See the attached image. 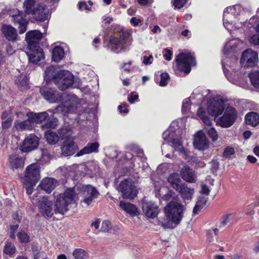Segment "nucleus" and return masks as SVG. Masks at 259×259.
<instances>
[{
  "mask_svg": "<svg viewBox=\"0 0 259 259\" xmlns=\"http://www.w3.org/2000/svg\"><path fill=\"white\" fill-rule=\"evenodd\" d=\"M138 98L139 95L138 94L135 92H132L128 97V101L130 103L133 104L138 99Z\"/></svg>",
  "mask_w": 259,
  "mask_h": 259,
  "instance_id": "61",
  "label": "nucleus"
},
{
  "mask_svg": "<svg viewBox=\"0 0 259 259\" xmlns=\"http://www.w3.org/2000/svg\"><path fill=\"white\" fill-rule=\"evenodd\" d=\"M60 76V70L58 71L53 66L47 68L45 73V80L47 83L53 81L55 84L58 82V78Z\"/></svg>",
  "mask_w": 259,
  "mask_h": 259,
  "instance_id": "23",
  "label": "nucleus"
},
{
  "mask_svg": "<svg viewBox=\"0 0 259 259\" xmlns=\"http://www.w3.org/2000/svg\"><path fill=\"white\" fill-rule=\"evenodd\" d=\"M119 206L121 209L132 216H135L138 213L137 207L132 203L121 201Z\"/></svg>",
  "mask_w": 259,
  "mask_h": 259,
  "instance_id": "32",
  "label": "nucleus"
},
{
  "mask_svg": "<svg viewBox=\"0 0 259 259\" xmlns=\"http://www.w3.org/2000/svg\"><path fill=\"white\" fill-rule=\"evenodd\" d=\"M197 114L198 116L202 120L204 125L207 126V128L210 127V126L212 124L211 121L209 118L206 116V113L204 109L202 107L198 108Z\"/></svg>",
  "mask_w": 259,
  "mask_h": 259,
  "instance_id": "39",
  "label": "nucleus"
},
{
  "mask_svg": "<svg viewBox=\"0 0 259 259\" xmlns=\"http://www.w3.org/2000/svg\"><path fill=\"white\" fill-rule=\"evenodd\" d=\"M18 13L13 15V20L15 23L18 24L20 29L19 32H25L27 29L28 21L26 19L23 17V13L20 11H18Z\"/></svg>",
  "mask_w": 259,
  "mask_h": 259,
  "instance_id": "26",
  "label": "nucleus"
},
{
  "mask_svg": "<svg viewBox=\"0 0 259 259\" xmlns=\"http://www.w3.org/2000/svg\"><path fill=\"white\" fill-rule=\"evenodd\" d=\"M38 143L39 138L34 134H30L25 138L19 149L23 152H29L35 149Z\"/></svg>",
  "mask_w": 259,
  "mask_h": 259,
  "instance_id": "19",
  "label": "nucleus"
},
{
  "mask_svg": "<svg viewBox=\"0 0 259 259\" xmlns=\"http://www.w3.org/2000/svg\"><path fill=\"white\" fill-rule=\"evenodd\" d=\"M5 38L9 41L14 42L19 39L17 33H4Z\"/></svg>",
  "mask_w": 259,
  "mask_h": 259,
  "instance_id": "54",
  "label": "nucleus"
},
{
  "mask_svg": "<svg viewBox=\"0 0 259 259\" xmlns=\"http://www.w3.org/2000/svg\"><path fill=\"white\" fill-rule=\"evenodd\" d=\"M235 150L233 148L231 147H227L224 151L223 155L224 157L228 158L230 157L231 155H232L234 154Z\"/></svg>",
  "mask_w": 259,
  "mask_h": 259,
  "instance_id": "58",
  "label": "nucleus"
},
{
  "mask_svg": "<svg viewBox=\"0 0 259 259\" xmlns=\"http://www.w3.org/2000/svg\"><path fill=\"white\" fill-rule=\"evenodd\" d=\"M180 194L184 201L191 200L194 193V190L192 188L183 184L177 190Z\"/></svg>",
  "mask_w": 259,
  "mask_h": 259,
  "instance_id": "28",
  "label": "nucleus"
},
{
  "mask_svg": "<svg viewBox=\"0 0 259 259\" xmlns=\"http://www.w3.org/2000/svg\"><path fill=\"white\" fill-rule=\"evenodd\" d=\"M186 206L179 202L172 201L164 208L165 219L161 221L162 226L165 229H173L179 225L184 217Z\"/></svg>",
  "mask_w": 259,
  "mask_h": 259,
  "instance_id": "5",
  "label": "nucleus"
},
{
  "mask_svg": "<svg viewBox=\"0 0 259 259\" xmlns=\"http://www.w3.org/2000/svg\"><path fill=\"white\" fill-rule=\"evenodd\" d=\"M32 202L37 203L39 212L46 218H51L53 214L52 203L46 197L34 194L32 197Z\"/></svg>",
  "mask_w": 259,
  "mask_h": 259,
  "instance_id": "12",
  "label": "nucleus"
},
{
  "mask_svg": "<svg viewBox=\"0 0 259 259\" xmlns=\"http://www.w3.org/2000/svg\"><path fill=\"white\" fill-rule=\"evenodd\" d=\"M24 164V159L19 155H13L9 157V166L13 170L22 168Z\"/></svg>",
  "mask_w": 259,
  "mask_h": 259,
  "instance_id": "30",
  "label": "nucleus"
},
{
  "mask_svg": "<svg viewBox=\"0 0 259 259\" xmlns=\"http://www.w3.org/2000/svg\"><path fill=\"white\" fill-rule=\"evenodd\" d=\"M193 144L195 148L199 150L207 148L208 143L205 135L201 131L198 132L194 136Z\"/></svg>",
  "mask_w": 259,
  "mask_h": 259,
  "instance_id": "22",
  "label": "nucleus"
},
{
  "mask_svg": "<svg viewBox=\"0 0 259 259\" xmlns=\"http://www.w3.org/2000/svg\"><path fill=\"white\" fill-rule=\"evenodd\" d=\"M245 120L247 124L255 126L259 123V115L254 112L248 113L245 115Z\"/></svg>",
  "mask_w": 259,
  "mask_h": 259,
  "instance_id": "34",
  "label": "nucleus"
},
{
  "mask_svg": "<svg viewBox=\"0 0 259 259\" xmlns=\"http://www.w3.org/2000/svg\"><path fill=\"white\" fill-rule=\"evenodd\" d=\"M258 62L256 52L249 49L243 51L240 59V64L245 67H252L257 65Z\"/></svg>",
  "mask_w": 259,
  "mask_h": 259,
  "instance_id": "17",
  "label": "nucleus"
},
{
  "mask_svg": "<svg viewBox=\"0 0 259 259\" xmlns=\"http://www.w3.org/2000/svg\"><path fill=\"white\" fill-rule=\"evenodd\" d=\"M16 82L21 90L26 89L28 85V79L25 74H21L17 77Z\"/></svg>",
  "mask_w": 259,
  "mask_h": 259,
  "instance_id": "40",
  "label": "nucleus"
},
{
  "mask_svg": "<svg viewBox=\"0 0 259 259\" xmlns=\"http://www.w3.org/2000/svg\"><path fill=\"white\" fill-rule=\"evenodd\" d=\"M59 137L60 139H72L70 138V136L72 134V131L71 127L69 125H65L63 126L59 130Z\"/></svg>",
  "mask_w": 259,
  "mask_h": 259,
  "instance_id": "41",
  "label": "nucleus"
},
{
  "mask_svg": "<svg viewBox=\"0 0 259 259\" xmlns=\"http://www.w3.org/2000/svg\"><path fill=\"white\" fill-rule=\"evenodd\" d=\"M124 159H126V160L131 161V163L132 164V166H131V167L136 166L135 161L136 160V158H134V159H133V155L131 152H126L124 154Z\"/></svg>",
  "mask_w": 259,
  "mask_h": 259,
  "instance_id": "53",
  "label": "nucleus"
},
{
  "mask_svg": "<svg viewBox=\"0 0 259 259\" xmlns=\"http://www.w3.org/2000/svg\"><path fill=\"white\" fill-rule=\"evenodd\" d=\"M176 129L172 124H171L169 127L162 135L163 140L166 143L170 142L171 146L176 150L180 151L181 153L187 154L186 150L183 146L181 138L176 137Z\"/></svg>",
  "mask_w": 259,
  "mask_h": 259,
  "instance_id": "11",
  "label": "nucleus"
},
{
  "mask_svg": "<svg viewBox=\"0 0 259 259\" xmlns=\"http://www.w3.org/2000/svg\"><path fill=\"white\" fill-rule=\"evenodd\" d=\"M99 146V145L97 142L88 143L86 146L77 153L76 156H80L92 152H98Z\"/></svg>",
  "mask_w": 259,
  "mask_h": 259,
  "instance_id": "33",
  "label": "nucleus"
},
{
  "mask_svg": "<svg viewBox=\"0 0 259 259\" xmlns=\"http://www.w3.org/2000/svg\"><path fill=\"white\" fill-rule=\"evenodd\" d=\"M207 130V134L209 137L212 139L213 141H216L218 138V135L215 128L212 127L209 128L205 127Z\"/></svg>",
  "mask_w": 259,
  "mask_h": 259,
  "instance_id": "51",
  "label": "nucleus"
},
{
  "mask_svg": "<svg viewBox=\"0 0 259 259\" xmlns=\"http://www.w3.org/2000/svg\"><path fill=\"white\" fill-rule=\"evenodd\" d=\"M116 189L120 192L124 199H133L137 194V190L134 183L128 180H124L117 186Z\"/></svg>",
  "mask_w": 259,
  "mask_h": 259,
  "instance_id": "14",
  "label": "nucleus"
},
{
  "mask_svg": "<svg viewBox=\"0 0 259 259\" xmlns=\"http://www.w3.org/2000/svg\"><path fill=\"white\" fill-rule=\"evenodd\" d=\"M251 84L256 89H259V71H255L248 74Z\"/></svg>",
  "mask_w": 259,
  "mask_h": 259,
  "instance_id": "44",
  "label": "nucleus"
},
{
  "mask_svg": "<svg viewBox=\"0 0 259 259\" xmlns=\"http://www.w3.org/2000/svg\"><path fill=\"white\" fill-rule=\"evenodd\" d=\"M192 102V101L190 98H186L183 101L182 106V111L183 113H186L190 111V105L193 104Z\"/></svg>",
  "mask_w": 259,
  "mask_h": 259,
  "instance_id": "48",
  "label": "nucleus"
},
{
  "mask_svg": "<svg viewBox=\"0 0 259 259\" xmlns=\"http://www.w3.org/2000/svg\"><path fill=\"white\" fill-rule=\"evenodd\" d=\"M12 123V118H8L6 119L2 120V127L3 129H7L10 127Z\"/></svg>",
  "mask_w": 259,
  "mask_h": 259,
  "instance_id": "59",
  "label": "nucleus"
},
{
  "mask_svg": "<svg viewBox=\"0 0 259 259\" xmlns=\"http://www.w3.org/2000/svg\"><path fill=\"white\" fill-rule=\"evenodd\" d=\"M211 97V92L209 90L202 88L196 89L190 96L192 101V103L198 105H200L205 102L207 103L208 100Z\"/></svg>",
  "mask_w": 259,
  "mask_h": 259,
  "instance_id": "16",
  "label": "nucleus"
},
{
  "mask_svg": "<svg viewBox=\"0 0 259 259\" xmlns=\"http://www.w3.org/2000/svg\"><path fill=\"white\" fill-rule=\"evenodd\" d=\"M41 96L51 103L59 102L63 101L62 103L55 109V112L65 114L74 111L79 104V99L74 94H67L63 96L62 93L55 89L47 87L40 89Z\"/></svg>",
  "mask_w": 259,
  "mask_h": 259,
  "instance_id": "1",
  "label": "nucleus"
},
{
  "mask_svg": "<svg viewBox=\"0 0 259 259\" xmlns=\"http://www.w3.org/2000/svg\"><path fill=\"white\" fill-rule=\"evenodd\" d=\"M26 115L28 117L32 119L33 123H41L43 122H46L49 117V114L47 112H42L37 113L33 112H28Z\"/></svg>",
  "mask_w": 259,
  "mask_h": 259,
  "instance_id": "29",
  "label": "nucleus"
},
{
  "mask_svg": "<svg viewBox=\"0 0 259 259\" xmlns=\"http://www.w3.org/2000/svg\"><path fill=\"white\" fill-rule=\"evenodd\" d=\"M142 209L145 215L150 219L156 217L159 211L157 205L152 201H143Z\"/></svg>",
  "mask_w": 259,
  "mask_h": 259,
  "instance_id": "20",
  "label": "nucleus"
},
{
  "mask_svg": "<svg viewBox=\"0 0 259 259\" xmlns=\"http://www.w3.org/2000/svg\"><path fill=\"white\" fill-rule=\"evenodd\" d=\"M237 117V112L235 108L231 106L227 107L223 115L216 120V124L223 128L231 126Z\"/></svg>",
  "mask_w": 259,
  "mask_h": 259,
  "instance_id": "13",
  "label": "nucleus"
},
{
  "mask_svg": "<svg viewBox=\"0 0 259 259\" xmlns=\"http://www.w3.org/2000/svg\"><path fill=\"white\" fill-rule=\"evenodd\" d=\"M167 181L170 184L171 186L177 190L182 184H180L181 182L179 174L173 173L171 174L168 178Z\"/></svg>",
  "mask_w": 259,
  "mask_h": 259,
  "instance_id": "36",
  "label": "nucleus"
},
{
  "mask_svg": "<svg viewBox=\"0 0 259 259\" xmlns=\"http://www.w3.org/2000/svg\"><path fill=\"white\" fill-rule=\"evenodd\" d=\"M103 39L105 47L111 52L119 54L127 51L132 42L131 33H105L99 35L93 41V45L97 48L96 45Z\"/></svg>",
  "mask_w": 259,
  "mask_h": 259,
  "instance_id": "2",
  "label": "nucleus"
},
{
  "mask_svg": "<svg viewBox=\"0 0 259 259\" xmlns=\"http://www.w3.org/2000/svg\"><path fill=\"white\" fill-rule=\"evenodd\" d=\"M207 199L204 197H199L196 204L199 205V207L202 208L206 204Z\"/></svg>",
  "mask_w": 259,
  "mask_h": 259,
  "instance_id": "64",
  "label": "nucleus"
},
{
  "mask_svg": "<svg viewBox=\"0 0 259 259\" xmlns=\"http://www.w3.org/2000/svg\"><path fill=\"white\" fill-rule=\"evenodd\" d=\"M142 59V62L145 65H151L153 63L154 60V58L152 55L146 52H145L143 53Z\"/></svg>",
  "mask_w": 259,
  "mask_h": 259,
  "instance_id": "47",
  "label": "nucleus"
},
{
  "mask_svg": "<svg viewBox=\"0 0 259 259\" xmlns=\"http://www.w3.org/2000/svg\"><path fill=\"white\" fill-rule=\"evenodd\" d=\"M187 0H173V5L176 9H181L184 7Z\"/></svg>",
  "mask_w": 259,
  "mask_h": 259,
  "instance_id": "55",
  "label": "nucleus"
},
{
  "mask_svg": "<svg viewBox=\"0 0 259 259\" xmlns=\"http://www.w3.org/2000/svg\"><path fill=\"white\" fill-rule=\"evenodd\" d=\"M25 39L27 43L26 54L29 62L37 64L44 60V52L39 46L45 39L43 33H26Z\"/></svg>",
  "mask_w": 259,
  "mask_h": 259,
  "instance_id": "4",
  "label": "nucleus"
},
{
  "mask_svg": "<svg viewBox=\"0 0 259 259\" xmlns=\"http://www.w3.org/2000/svg\"><path fill=\"white\" fill-rule=\"evenodd\" d=\"M172 52L168 49H165L163 53V57L167 61H170L171 59Z\"/></svg>",
  "mask_w": 259,
  "mask_h": 259,
  "instance_id": "63",
  "label": "nucleus"
},
{
  "mask_svg": "<svg viewBox=\"0 0 259 259\" xmlns=\"http://www.w3.org/2000/svg\"><path fill=\"white\" fill-rule=\"evenodd\" d=\"M74 76L67 70H60V76L58 82L56 83L58 88L62 91H64L72 86Z\"/></svg>",
  "mask_w": 259,
  "mask_h": 259,
  "instance_id": "18",
  "label": "nucleus"
},
{
  "mask_svg": "<svg viewBox=\"0 0 259 259\" xmlns=\"http://www.w3.org/2000/svg\"><path fill=\"white\" fill-rule=\"evenodd\" d=\"M208 101L207 112L212 116L218 117L221 115L225 108V103L228 100L221 95H216Z\"/></svg>",
  "mask_w": 259,
  "mask_h": 259,
  "instance_id": "10",
  "label": "nucleus"
},
{
  "mask_svg": "<svg viewBox=\"0 0 259 259\" xmlns=\"http://www.w3.org/2000/svg\"><path fill=\"white\" fill-rule=\"evenodd\" d=\"M16 251L14 245L11 242H6L3 249V252L7 255L13 254Z\"/></svg>",
  "mask_w": 259,
  "mask_h": 259,
  "instance_id": "46",
  "label": "nucleus"
},
{
  "mask_svg": "<svg viewBox=\"0 0 259 259\" xmlns=\"http://www.w3.org/2000/svg\"><path fill=\"white\" fill-rule=\"evenodd\" d=\"M241 11V7L239 5L227 7L224 10L223 24L228 31H236L242 26L237 18Z\"/></svg>",
  "mask_w": 259,
  "mask_h": 259,
  "instance_id": "7",
  "label": "nucleus"
},
{
  "mask_svg": "<svg viewBox=\"0 0 259 259\" xmlns=\"http://www.w3.org/2000/svg\"><path fill=\"white\" fill-rule=\"evenodd\" d=\"M2 32H15L16 29L11 25L9 24H4L2 27Z\"/></svg>",
  "mask_w": 259,
  "mask_h": 259,
  "instance_id": "57",
  "label": "nucleus"
},
{
  "mask_svg": "<svg viewBox=\"0 0 259 259\" xmlns=\"http://www.w3.org/2000/svg\"><path fill=\"white\" fill-rule=\"evenodd\" d=\"M55 199V212L63 214L68 211L69 205L75 203L78 199L73 188H68L63 193L57 194L54 193Z\"/></svg>",
  "mask_w": 259,
  "mask_h": 259,
  "instance_id": "6",
  "label": "nucleus"
},
{
  "mask_svg": "<svg viewBox=\"0 0 259 259\" xmlns=\"http://www.w3.org/2000/svg\"><path fill=\"white\" fill-rule=\"evenodd\" d=\"M57 181L55 179L46 178L44 179L39 185L42 190L47 193H50L56 186Z\"/></svg>",
  "mask_w": 259,
  "mask_h": 259,
  "instance_id": "25",
  "label": "nucleus"
},
{
  "mask_svg": "<svg viewBox=\"0 0 259 259\" xmlns=\"http://www.w3.org/2000/svg\"><path fill=\"white\" fill-rule=\"evenodd\" d=\"M72 255L75 259H86L89 257L88 251L81 248L75 249Z\"/></svg>",
  "mask_w": 259,
  "mask_h": 259,
  "instance_id": "42",
  "label": "nucleus"
},
{
  "mask_svg": "<svg viewBox=\"0 0 259 259\" xmlns=\"http://www.w3.org/2000/svg\"><path fill=\"white\" fill-rule=\"evenodd\" d=\"M14 126L18 131L31 130L33 127V123L32 119L28 117L27 119L24 121L16 120Z\"/></svg>",
  "mask_w": 259,
  "mask_h": 259,
  "instance_id": "31",
  "label": "nucleus"
},
{
  "mask_svg": "<svg viewBox=\"0 0 259 259\" xmlns=\"http://www.w3.org/2000/svg\"><path fill=\"white\" fill-rule=\"evenodd\" d=\"M23 7L25 12L31 14L37 21H45L49 18V9L45 3L35 4L34 0H26Z\"/></svg>",
  "mask_w": 259,
  "mask_h": 259,
  "instance_id": "8",
  "label": "nucleus"
},
{
  "mask_svg": "<svg viewBox=\"0 0 259 259\" xmlns=\"http://www.w3.org/2000/svg\"><path fill=\"white\" fill-rule=\"evenodd\" d=\"M236 222L235 215L234 213H228L222 215L221 220L220 227H224L227 224H233Z\"/></svg>",
  "mask_w": 259,
  "mask_h": 259,
  "instance_id": "37",
  "label": "nucleus"
},
{
  "mask_svg": "<svg viewBox=\"0 0 259 259\" xmlns=\"http://www.w3.org/2000/svg\"><path fill=\"white\" fill-rule=\"evenodd\" d=\"M131 150L135 153L137 154V156L140 158L142 161H144L146 158L144 156V153L142 149L136 145H134L131 147Z\"/></svg>",
  "mask_w": 259,
  "mask_h": 259,
  "instance_id": "50",
  "label": "nucleus"
},
{
  "mask_svg": "<svg viewBox=\"0 0 259 259\" xmlns=\"http://www.w3.org/2000/svg\"><path fill=\"white\" fill-rule=\"evenodd\" d=\"M111 227V223L108 221H104L102 222L101 230L103 232H108L110 230Z\"/></svg>",
  "mask_w": 259,
  "mask_h": 259,
  "instance_id": "60",
  "label": "nucleus"
},
{
  "mask_svg": "<svg viewBox=\"0 0 259 259\" xmlns=\"http://www.w3.org/2000/svg\"><path fill=\"white\" fill-rule=\"evenodd\" d=\"M78 9L81 10H85L86 11H91V7H88L84 2H80L78 4Z\"/></svg>",
  "mask_w": 259,
  "mask_h": 259,
  "instance_id": "62",
  "label": "nucleus"
},
{
  "mask_svg": "<svg viewBox=\"0 0 259 259\" xmlns=\"http://www.w3.org/2000/svg\"><path fill=\"white\" fill-rule=\"evenodd\" d=\"M64 56V51L60 46H55L52 51V60L54 62H60Z\"/></svg>",
  "mask_w": 259,
  "mask_h": 259,
  "instance_id": "35",
  "label": "nucleus"
},
{
  "mask_svg": "<svg viewBox=\"0 0 259 259\" xmlns=\"http://www.w3.org/2000/svg\"><path fill=\"white\" fill-rule=\"evenodd\" d=\"M250 44L254 46L259 45V33H254L249 39Z\"/></svg>",
  "mask_w": 259,
  "mask_h": 259,
  "instance_id": "56",
  "label": "nucleus"
},
{
  "mask_svg": "<svg viewBox=\"0 0 259 259\" xmlns=\"http://www.w3.org/2000/svg\"><path fill=\"white\" fill-rule=\"evenodd\" d=\"M45 136L48 143L51 145L56 144L60 139L56 132L51 130H48L46 132Z\"/></svg>",
  "mask_w": 259,
  "mask_h": 259,
  "instance_id": "38",
  "label": "nucleus"
},
{
  "mask_svg": "<svg viewBox=\"0 0 259 259\" xmlns=\"http://www.w3.org/2000/svg\"><path fill=\"white\" fill-rule=\"evenodd\" d=\"M57 124L58 120L56 118L54 117H50L49 116L46 122L42 124L41 128L42 129L55 128Z\"/></svg>",
  "mask_w": 259,
  "mask_h": 259,
  "instance_id": "43",
  "label": "nucleus"
},
{
  "mask_svg": "<svg viewBox=\"0 0 259 259\" xmlns=\"http://www.w3.org/2000/svg\"><path fill=\"white\" fill-rule=\"evenodd\" d=\"M77 149V147L75 145L72 139L67 140L61 147L62 154L65 156H70L74 154Z\"/></svg>",
  "mask_w": 259,
  "mask_h": 259,
  "instance_id": "24",
  "label": "nucleus"
},
{
  "mask_svg": "<svg viewBox=\"0 0 259 259\" xmlns=\"http://www.w3.org/2000/svg\"><path fill=\"white\" fill-rule=\"evenodd\" d=\"M169 80V76L167 73H162L160 75V81L159 82V85L161 87H164L167 84L168 81Z\"/></svg>",
  "mask_w": 259,
  "mask_h": 259,
  "instance_id": "52",
  "label": "nucleus"
},
{
  "mask_svg": "<svg viewBox=\"0 0 259 259\" xmlns=\"http://www.w3.org/2000/svg\"><path fill=\"white\" fill-rule=\"evenodd\" d=\"M81 190L84 198L83 202L88 205H90L99 194L96 189L90 185L83 186Z\"/></svg>",
  "mask_w": 259,
  "mask_h": 259,
  "instance_id": "21",
  "label": "nucleus"
},
{
  "mask_svg": "<svg viewBox=\"0 0 259 259\" xmlns=\"http://www.w3.org/2000/svg\"><path fill=\"white\" fill-rule=\"evenodd\" d=\"M242 42L236 39H231L227 42L223 49L222 64L224 73L228 80L236 84L237 81L229 73L228 67L231 68L237 60V54L241 49Z\"/></svg>",
  "mask_w": 259,
  "mask_h": 259,
  "instance_id": "3",
  "label": "nucleus"
},
{
  "mask_svg": "<svg viewBox=\"0 0 259 259\" xmlns=\"http://www.w3.org/2000/svg\"><path fill=\"white\" fill-rule=\"evenodd\" d=\"M219 232V230L217 228L212 229L207 231V242L209 243H213L214 242V238H215L216 240L218 242L217 239V236Z\"/></svg>",
  "mask_w": 259,
  "mask_h": 259,
  "instance_id": "45",
  "label": "nucleus"
},
{
  "mask_svg": "<svg viewBox=\"0 0 259 259\" xmlns=\"http://www.w3.org/2000/svg\"><path fill=\"white\" fill-rule=\"evenodd\" d=\"M182 178L185 181L194 183L196 180V175L194 170L188 166H184L180 171Z\"/></svg>",
  "mask_w": 259,
  "mask_h": 259,
  "instance_id": "27",
  "label": "nucleus"
},
{
  "mask_svg": "<svg viewBox=\"0 0 259 259\" xmlns=\"http://www.w3.org/2000/svg\"><path fill=\"white\" fill-rule=\"evenodd\" d=\"M17 237L19 241L21 243H27L30 240L29 235L24 231H21L17 234Z\"/></svg>",
  "mask_w": 259,
  "mask_h": 259,
  "instance_id": "49",
  "label": "nucleus"
},
{
  "mask_svg": "<svg viewBox=\"0 0 259 259\" xmlns=\"http://www.w3.org/2000/svg\"><path fill=\"white\" fill-rule=\"evenodd\" d=\"M176 61L178 70L186 74L190 72L191 67L196 64L194 54L189 51L180 53L177 56Z\"/></svg>",
  "mask_w": 259,
  "mask_h": 259,
  "instance_id": "9",
  "label": "nucleus"
},
{
  "mask_svg": "<svg viewBox=\"0 0 259 259\" xmlns=\"http://www.w3.org/2000/svg\"><path fill=\"white\" fill-rule=\"evenodd\" d=\"M40 178L39 166L37 164H31L26 168L23 179L24 184H35Z\"/></svg>",
  "mask_w": 259,
  "mask_h": 259,
  "instance_id": "15",
  "label": "nucleus"
}]
</instances>
